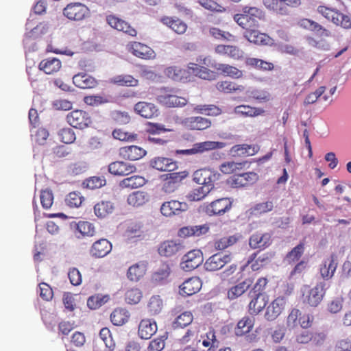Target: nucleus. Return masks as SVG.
Instances as JSON below:
<instances>
[{"instance_id": "60", "label": "nucleus", "mask_w": 351, "mask_h": 351, "mask_svg": "<svg viewBox=\"0 0 351 351\" xmlns=\"http://www.w3.org/2000/svg\"><path fill=\"white\" fill-rule=\"evenodd\" d=\"M53 195L52 191L50 189H47L41 191L40 202L44 208H49L53 204Z\"/></svg>"}, {"instance_id": "6", "label": "nucleus", "mask_w": 351, "mask_h": 351, "mask_svg": "<svg viewBox=\"0 0 351 351\" xmlns=\"http://www.w3.org/2000/svg\"><path fill=\"white\" fill-rule=\"evenodd\" d=\"M184 245L180 240H167L161 243L158 248V254L165 257H172L183 253Z\"/></svg>"}, {"instance_id": "56", "label": "nucleus", "mask_w": 351, "mask_h": 351, "mask_svg": "<svg viewBox=\"0 0 351 351\" xmlns=\"http://www.w3.org/2000/svg\"><path fill=\"white\" fill-rule=\"evenodd\" d=\"M254 325V320L251 317H245L240 320L238 324V331L237 335H243L250 331Z\"/></svg>"}, {"instance_id": "41", "label": "nucleus", "mask_w": 351, "mask_h": 351, "mask_svg": "<svg viewBox=\"0 0 351 351\" xmlns=\"http://www.w3.org/2000/svg\"><path fill=\"white\" fill-rule=\"evenodd\" d=\"M163 24L169 27L177 34H184L187 28L186 25L180 19H173L170 17H165L162 19Z\"/></svg>"}, {"instance_id": "47", "label": "nucleus", "mask_w": 351, "mask_h": 351, "mask_svg": "<svg viewBox=\"0 0 351 351\" xmlns=\"http://www.w3.org/2000/svg\"><path fill=\"white\" fill-rule=\"evenodd\" d=\"M148 311L151 315L160 313L163 308V302L160 295H153L147 304Z\"/></svg>"}, {"instance_id": "16", "label": "nucleus", "mask_w": 351, "mask_h": 351, "mask_svg": "<svg viewBox=\"0 0 351 351\" xmlns=\"http://www.w3.org/2000/svg\"><path fill=\"white\" fill-rule=\"evenodd\" d=\"M202 282L199 278L193 277L186 280L180 286V294L182 296H189L199 291Z\"/></svg>"}, {"instance_id": "11", "label": "nucleus", "mask_w": 351, "mask_h": 351, "mask_svg": "<svg viewBox=\"0 0 351 351\" xmlns=\"http://www.w3.org/2000/svg\"><path fill=\"white\" fill-rule=\"evenodd\" d=\"M232 206L229 198H221L212 202L206 207V213L210 215H222L228 212Z\"/></svg>"}, {"instance_id": "49", "label": "nucleus", "mask_w": 351, "mask_h": 351, "mask_svg": "<svg viewBox=\"0 0 351 351\" xmlns=\"http://www.w3.org/2000/svg\"><path fill=\"white\" fill-rule=\"evenodd\" d=\"M194 110L197 113L210 116H217L221 112V109L215 105H197Z\"/></svg>"}, {"instance_id": "10", "label": "nucleus", "mask_w": 351, "mask_h": 351, "mask_svg": "<svg viewBox=\"0 0 351 351\" xmlns=\"http://www.w3.org/2000/svg\"><path fill=\"white\" fill-rule=\"evenodd\" d=\"M287 303L286 298L278 297L266 308L264 317L267 321L275 320L283 311Z\"/></svg>"}, {"instance_id": "32", "label": "nucleus", "mask_w": 351, "mask_h": 351, "mask_svg": "<svg viewBox=\"0 0 351 351\" xmlns=\"http://www.w3.org/2000/svg\"><path fill=\"white\" fill-rule=\"evenodd\" d=\"M61 68V62L56 58H49L42 60L39 64V69L46 74H52Z\"/></svg>"}, {"instance_id": "25", "label": "nucleus", "mask_w": 351, "mask_h": 351, "mask_svg": "<svg viewBox=\"0 0 351 351\" xmlns=\"http://www.w3.org/2000/svg\"><path fill=\"white\" fill-rule=\"evenodd\" d=\"M134 109L137 114L146 119H151L158 114L156 106L152 103L140 101L135 104Z\"/></svg>"}, {"instance_id": "28", "label": "nucleus", "mask_w": 351, "mask_h": 351, "mask_svg": "<svg viewBox=\"0 0 351 351\" xmlns=\"http://www.w3.org/2000/svg\"><path fill=\"white\" fill-rule=\"evenodd\" d=\"M259 147L257 145L247 144L234 145L230 151L232 156H253L258 152Z\"/></svg>"}, {"instance_id": "14", "label": "nucleus", "mask_w": 351, "mask_h": 351, "mask_svg": "<svg viewBox=\"0 0 351 351\" xmlns=\"http://www.w3.org/2000/svg\"><path fill=\"white\" fill-rule=\"evenodd\" d=\"M258 180V176L250 171L233 176L231 178L230 184L234 188L243 187L255 183Z\"/></svg>"}, {"instance_id": "31", "label": "nucleus", "mask_w": 351, "mask_h": 351, "mask_svg": "<svg viewBox=\"0 0 351 351\" xmlns=\"http://www.w3.org/2000/svg\"><path fill=\"white\" fill-rule=\"evenodd\" d=\"M253 280L251 278L245 279L244 281L231 287L228 291V298L230 300H234L244 293L252 285Z\"/></svg>"}, {"instance_id": "21", "label": "nucleus", "mask_w": 351, "mask_h": 351, "mask_svg": "<svg viewBox=\"0 0 351 351\" xmlns=\"http://www.w3.org/2000/svg\"><path fill=\"white\" fill-rule=\"evenodd\" d=\"M150 165L161 171H172L177 168V164L172 159L164 157L154 158L150 161Z\"/></svg>"}, {"instance_id": "29", "label": "nucleus", "mask_w": 351, "mask_h": 351, "mask_svg": "<svg viewBox=\"0 0 351 351\" xmlns=\"http://www.w3.org/2000/svg\"><path fill=\"white\" fill-rule=\"evenodd\" d=\"M244 36L250 43L261 45H269L271 39L265 34L259 32L258 30L252 28L244 32Z\"/></svg>"}, {"instance_id": "46", "label": "nucleus", "mask_w": 351, "mask_h": 351, "mask_svg": "<svg viewBox=\"0 0 351 351\" xmlns=\"http://www.w3.org/2000/svg\"><path fill=\"white\" fill-rule=\"evenodd\" d=\"M234 112L237 114H241L245 117H256L264 112V110L260 108H252L249 106L241 105L234 108Z\"/></svg>"}, {"instance_id": "58", "label": "nucleus", "mask_w": 351, "mask_h": 351, "mask_svg": "<svg viewBox=\"0 0 351 351\" xmlns=\"http://www.w3.org/2000/svg\"><path fill=\"white\" fill-rule=\"evenodd\" d=\"M245 163L226 162L220 165V171L225 174L232 173L237 169H242Z\"/></svg>"}, {"instance_id": "13", "label": "nucleus", "mask_w": 351, "mask_h": 351, "mask_svg": "<svg viewBox=\"0 0 351 351\" xmlns=\"http://www.w3.org/2000/svg\"><path fill=\"white\" fill-rule=\"evenodd\" d=\"M136 167L130 162L115 161L108 165V171L114 176H125L136 171Z\"/></svg>"}, {"instance_id": "59", "label": "nucleus", "mask_w": 351, "mask_h": 351, "mask_svg": "<svg viewBox=\"0 0 351 351\" xmlns=\"http://www.w3.org/2000/svg\"><path fill=\"white\" fill-rule=\"evenodd\" d=\"M84 198L79 193L71 192L66 197V204L70 207H79Z\"/></svg>"}, {"instance_id": "9", "label": "nucleus", "mask_w": 351, "mask_h": 351, "mask_svg": "<svg viewBox=\"0 0 351 351\" xmlns=\"http://www.w3.org/2000/svg\"><path fill=\"white\" fill-rule=\"evenodd\" d=\"M226 145V144L223 142L204 141L194 144L193 147L191 149L177 150V153L185 155H192L197 153H203L206 151L222 149Z\"/></svg>"}, {"instance_id": "35", "label": "nucleus", "mask_w": 351, "mask_h": 351, "mask_svg": "<svg viewBox=\"0 0 351 351\" xmlns=\"http://www.w3.org/2000/svg\"><path fill=\"white\" fill-rule=\"evenodd\" d=\"M145 264L140 262L129 267L127 276L130 280L136 282L145 274Z\"/></svg>"}, {"instance_id": "3", "label": "nucleus", "mask_w": 351, "mask_h": 351, "mask_svg": "<svg viewBox=\"0 0 351 351\" xmlns=\"http://www.w3.org/2000/svg\"><path fill=\"white\" fill-rule=\"evenodd\" d=\"M232 260L231 253L221 252L210 256L204 263V267L206 271H215L221 269Z\"/></svg>"}, {"instance_id": "54", "label": "nucleus", "mask_w": 351, "mask_h": 351, "mask_svg": "<svg viewBox=\"0 0 351 351\" xmlns=\"http://www.w3.org/2000/svg\"><path fill=\"white\" fill-rule=\"evenodd\" d=\"M99 337L106 347L112 351L114 348L115 343L112 338L110 331L107 328H103L99 332Z\"/></svg>"}, {"instance_id": "50", "label": "nucleus", "mask_w": 351, "mask_h": 351, "mask_svg": "<svg viewBox=\"0 0 351 351\" xmlns=\"http://www.w3.org/2000/svg\"><path fill=\"white\" fill-rule=\"evenodd\" d=\"M49 28V23L47 22H42L38 24L36 27L31 29V30L27 33V36L34 39L45 34Z\"/></svg>"}, {"instance_id": "30", "label": "nucleus", "mask_w": 351, "mask_h": 351, "mask_svg": "<svg viewBox=\"0 0 351 351\" xmlns=\"http://www.w3.org/2000/svg\"><path fill=\"white\" fill-rule=\"evenodd\" d=\"M186 126L191 130H202L210 126L211 122L206 118L202 117H191L185 119L184 121Z\"/></svg>"}, {"instance_id": "40", "label": "nucleus", "mask_w": 351, "mask_h": 351, "mask_svg": "<svg viewBox=\"0 0 351 351\" xmlns=\"http://www.w3.org/2000/svg\"><path fill=\"white\" fill-rule=\"evenodd\" d=\"M211 190L212 186H210L209 185L198 186L197 188L194 189L192 191L188 193L186 197L188 200L191 202L200 201Z\"/></svg>"}, {"instance_id": "27", "label": "nucleus", "mask_w": 351, "mask_h": 351, "mask_svg": "<svg viewBox=\"0 0 351 351\" xmlns=\"http://www.w3.org/2000/svg\"><path fill=\"white\" fill-rule=\"evenodd\" d=\"M157 331L155 322L149 319H143L138 326V335L141 339H148Z\"/></svg>"}, {"instance_id": "26", "label": "nucleus", "mask_w": 351, "mask_h": 351, "mask_svg": "<svg viewBox=\"0 0 351 351\" xmlns=\"http://www.w3.org/2000/svg\"><path fill=\"white\" fill-rule=\"evenodd\" d=\"M131 52L136 57L143 59H151L155 56V53L152 48L138 42L132 45Z\"/></svg>"}, {"instance_id": "55", "label": "nucleus", "mask_w": 351, "mask_h": 351, "mask_svg": "<svg viewBox=\"0 0 351 351\" xmlns=\"http://www.w3.org/2000/svg\"><path fill=\"white\" fill-rule=\"evenodd\" d=\"M142 298V293L138 289H131L125 293V300L127 303L136 304L138 303Z\"/></svg>"}, {"instance_id": "64", "label": "nucleus", "mask_w": 351, "mask_h": 351, "mask_svg": "<svg viewBox=\"0 0 351 351\" xmlns=\"http://www.w3.org/2000/svg\"><path fill=\"white\" fill-rule=\"evenodd\" d=\"M166 337L161 336L159 338L154 339L149 342L148 349L149 351H161L165 347V340Z\"/></svg>"}, {"instance_id": "43", "label": "nucleus", "mask_w": 351, "mask_h": 351, "mask_svg": "<svg viewBox=\"0 0 351 351\" xmlns=\"http://www.w3.org/2000/svg\"><path fill=\"white\" fill-rule=\"evenodd\" d=\"M74 226L76 231L82 237H93L95 233L94 226L88 221H80Z\"/></svg>"}, {"instance_id": "61", "label": "nucleus", "mask_w": 351, "mask_h": 351, "mask_svg": "<svg viewBox=\"0 0 351 351\" xmlns=\"http://www.w3.org/2000/svg\"><path fill=\"white\" fill-rule=\"evenodd\" d=\"M84 101L89 106H98L110 101L109 97L101 95L86 96L84 97Z\"/></svg>"}, {"instance_id": "8", "label": "nucleus", "mask_w": 351, "mask_h": 351, "mask_svg": "<svg viewBox=\"0 0 351 351\" xmlns=\"http://www.w3.org/2000/svg\"><path fill=\"white\" fill-rule=\"evenodd\" d=\"M68 123L76 129L83 130L91 123L88 114L81 110H76L69 112L66 116Z\"/></svg>"}, {"instance_id": "33", "label": "nucleus", "mask_w": 351, "mask_h": 351, "mask_svg": "<svg viewBox=\"0 0 351 351\" xmlns=\"http://www.w3.org/2000/svg\"><path fill=\"white\" fill-rule=\"evenodd\" d=\"M114 209V204L110 201H101L94 206L95 214L99 218H104L112 213Z\"/></svg>"}, {"instance_id": "62", "label": "nucleus", "mask_w": 351, "mask_h": 351, "mask_svg": "<svg viewBox=\"0 0 351 351\" xmlns=\"http://www.w3.org/2000/svg\"><path fill=\"white\" fill-rule=\"evenodd\" d=\"M114 82L121 86H134L138 81L131 75H119L114 77Z\"/></svg>"}, {"instance_id": "19", "label": "nucleus", "mask_w": 351, "mask_h": 351, "mask_svg": "<svg viewBox=\"0 0 351 351\" xmlns=\"http://www.w3.org/2000/svg\"><path fill=\"white\" fill-rule=\"evenodd\" d=\"M250 296L252 300L249 304V312L251 315H257L265 307L268 295L266 293H256Z\"/></svg>"}, {"instance_id": "5", "label": "nucleus", "mask_w": 351, "mask_h": 351, "mask_svg": "<svg viewBox=\"0 0 351 351\" xmlns=\"http://www.w3.org/2000/svg\"><path fill=\"white\" fill-rule=\"evenodd\" d=\"M63 14L70 20L82 21L90 16V10L81 3H70L64 8Z\"/></svg>"}, {"instance_id": "44", "label": "nucleus", "mask_w": 351, "mask_h": 351, "mask_svg": "<svg viewBox=\"0 0 351 351\" xmlns=\"http://www.w3.org/2000/svg\"><path fill=\"white\" fill-rule=\"evenodd\" d=\"M165 73L174 81H182L184 79H186V74L189 73L185 69L174 66L167 68Z\"/></svg>"}, {"instance_id": "23", "label": "nucleus", "mask_w": 351, "mask_h": 351, "mask_svg": "<svg viewBox=\"0 0 351 351\" xmlns=\"http://www.w3.org/2000/svg\"><path fill=\"white\" fill-rule=\"evenodd\" d=\"M188 73L199 77L203 80H213L216 78V73L208 69L190 63L188 66Z\"/></svg>"}, {"instance_id": "37", "label": "nucleus", "mask_w": 351, "mask_h": 351, "mask_svg": "<svg viewBox=\"0 0 351 351\" xmlns=\"http://www.w3.org/2000/svg\"><path fill=\"white\" fill-rule=\"evenodd\" d=\"M213 66L227 76L238 79L243 75L241 71L229 64L215 63Z\"/></svg>"}, {"instance_id": "51", "label": "nucleus", "mask_w": 351, "mask_h": 351, "mask_svg": "<svg viewBox=\"0 0 351 351\" xmlns=\"http://www.w3.org/2000/svg\"><path fill=\"white\" fill-rule=\"evenodd\" d=\"M106 184V180L104 176H93L86 179L84 182L86 188L92 190L101 188Z\"/></svg>"}, {"instance_id": "52", "label": "nucleus", "mask_w": 351, "mask_h": 351, "mask_svg": "<svg viewBox=\"0 0 351 351\" xmlns=\"http://www.w3.org/2000/svg\"><path fill=\"white\" fill-rule=\"evenodd\" d=\"M273 208L272 201L258 203L252 208V213L254 215H260L272 210Z\"/></svg>"}, {"instance_id": "15", "label": "nucleus", "mask_w": 351, "mask_h": 351, "mask_svg": "<svg viewBox=\"0 0 351 351\" xmlns=\"http://www.w3.org/2000/svg\"><path fill=\"white\" fill-rule=\"evenodd\" d=\"M106 21L109 25L118 31L123 32L124 33L135 36L136 31L134 28L130 26L126 21L117 17L114 15H108L106 16Z\"/></svg>"}, {"instance_id": "17", "label": "nucleus", "mask_w": 351, "mask_h": 351, "mask_svg": "<svg viewBox=\"0 0 351 351\" xmlns=\"http://www.w3.org/2000/svg\"><path fill=\"white\" fill-rule=\"evenodd\" d=\"M337 267L336 256L335 254H331L329 258L324 260L320 267L322 280L330 281L329 280L334 276Z\"/></svg>"}, {"instance_id": "4", "label": "nucleus", "mask_w": 351, "mask_h": 351, "mask_svg": "<svg viewBox=\"0 0 351 351\" xmlns=\"http://www.w3.org/2000/svg\"><path fill=\"white\" fill-rule=\"evenodd\" d=\"M171 90L163 88L156 96L157 101L162 105L169 108L182 107L187 104V100L171 93Z\"/></svg>"}, {"instance_id": "34", "label": "nucleus", "mask_w": 351, "mask_h": 351, "mask_svg": "<svg viewBox=\"0 0 351 351\" xmlns=\"http://www.w3.org/2000/svg\"><path fill=\"white\" fill-rule=\"evenodd\" d=\"M149 199V195L147 192L137 191L132 193L128 197V203L133 206H140L145 204Z\"/></svg>"}, {"instance_id": "48", "label": "nucleus", "mask_w": 351, "mask_h": 351, "mask_svg": "<svg viewBox=\"0 0 351 351\" xmlns=\"http://www.w3.org/2000/svg\"><path fill=\"white\" fill-rule=\"evenodd\" d=\"M245 63L248 66H251L263 71H271L274 68L272 63L255 58H247Z\"/></svg>"}, {"instance_id": "45", "label": "nucleus", "mask_w": 351, "mask_h": 351, "mask_svg": "<svg viewBox=\"0 0 351 351\" xmlns=\"http://www.w3.org/2000/svg\"><path fill=\"white\" fill-rule=\"evenodd\" d=\"M193 319L192 313L189 311H185L176 317L172 323V328L177 329L186 327L193 322Z\"/></svg>"}, {"instance_id": "38", "label": "nucleus", "mask_w": 351, "mask_h": 351, "mask_svg": "<svg viewBox=\"0 0 351 351\" xmlns=\"http://www.w3.org/2000/svg\"><path fill=\"white\" fill-rule=\"evenodd\" d=\"M130 317L129 312L125 308H116L110 315V320L115 326H122Z\"/></svg>"}, {"instance_id": "53", "label": "nucleus", "mask_w": 351, "mask_h": 351, "mask_svg": "<svg viewBox=\"0 0 351 351\" xmlns=\"http://www.w3.org/2000/svg\"><path fill=\"white\" fill-rule=\"evenodd\" d=\"M209 175H210V170L203 169H199L193 173V180L202 186L208 184L207 181L208 180Z\"/></svg>"}, {"instance_id": "36", "label": "nucleus", "mask_w": 351, "mask_h": 351, "mask_svg": "<svg viewBox=\"0 0 351 351\" xmlns=\"http://www.w3.org/2000/svg\"><path fill=\"white\" fill-rule=\"evenodd\" d=\"M301 25L306 29L315 32L320 36L328 37L330 36V32L328 29H325L319 23L310 19H305L302 20Z\"/></svg>"}, {"instance_id": "1", "label": "nucleus", "mask_w": 351, "mask_h": 351, "mask_svg": "<svg viewBox=\"0 0 351 351\" xmlns=\"http://www.w3.org/2000/svg\"><path fill=\"white\" fill-rule=\"evenodd\" d=\"M317 12L337 25H340L345 29L351 27L350 18L335 9L319 5L317 8Z\"/></svg>"}, {"instance_id": "24", "label": "nucleus", "mask_w": 351, "mask_h": 351, "mask_svg": "<svg viewBox=\"0 0 351 351\" xmlns=\"http://www.w3.org/2000/svg\"><path fill=\"white\" fill-rule=\"evenodd\" d=\"M146 154V151L143 148L136 146H126L120 149V155L130 160H136Z\"/></svg>"}, {"instance_id": "22", "label": "nucleus", "mask_w": 351, "mask_h": 351, "mask_svg": "<svg viewBox=\"0 0 351 351\" xmlns=\"http://www.w3.org/2000/svg\"><path fill=\"white\" fill-rule=\"evenodd\" d=\"M271 234L257 232L250 237L249 244L252 248H265L270 245Z\"/></svg>"}, {"instance_id": "57", "label": "nucleus", "mask_w": 351, "mask_h": 351, "mask_svg": "<svg viewBox=\"0 0 351 351\" xmlns=\"http://www.w3.org/2000/svg\"><path fill=\"white\" fill-rule=\"evenodd\" d=\"M58 136L60 140L66 144L71 143L75 140V134L73 130L69 128L60 130Z\"/></svg>"}, {"instance_id": "18", "label": "nucleus", "mask_w": 351, "mask_h": 351, "mask_svg": "<svg viewBox=\"0 0 351 351\" xmlns=\"http://www.w3.org/2000/svg\"><path fill=\"white\" fill-rule=\"evenodd\" d=\"M112 250V244L105 239L95 241L90 250V254L95 258H102L108 254Z\"/></svg>"}, {"instance_id": "20", "label": "nucleus", "mask_w": 351, "mask_h": 351, "mask_svg": "<svg viewBox=\"0 0 351 351\" xmlns=\"http://www.w3.org/2000/svg\"><path fill=\"white\" fill-rule=\"evenodd\" d=\"M208 230L209 226L207 224L186 226L179 230L178 236L184 238L189 237H200L206 234Z\"/></svg>"}, {"instance_id": "39", "label": "nucleus", "mask_w": 351, "mask_h": 351, "mask_svg": "<svg viewBox=\"0 0 351 351\" xmlns=\"http://www.w3.org/2000/svg\"><path fill=\"white\" fill-rule=\"evenodd\" d=\"M215 51L217 53L225 54L234 59H239L243 56V51L236 46L219 45Z\"/></svg>"}, {"instance_id": "12", "label": "nucleus", "mask_w": 351, "mask_h": 351, "mask_svg": "<svg viewBox=\"0 0 351 351\" xmlns=\"http://www.w3.org/2000/svg\"><path fill=\"white\" fill-rule=\"evenodd\" d=\"M189 206L186 202L171 200L164 202L160 206L162 215L166 217L178 215L182 212L187 210Z\"/></svg>"}, {"instance_id": "42", "label": "nucleus", "mask_w": 351, "mask_h": 351, "mask_svg": "<svg viewBox=\"0 0 351 351\" xmlns=\"http://www.w3.org/2000/svg\"><path fill=\"white\" fill-rule=\"evenodd\" d=\"M145 184L144 178L139 176H132L131 177L123 179L120 182V186L122 188H138Z\"/></svg>"}, {"instance_id": "63", "label": "nucleus", "mask_w": 351, "mask_h": 351, "mask_svg": "<svg viewBox=\"0 0 351 351\" xmlns=\"http://www.w3.org/2000/svg\"><path fill=\"white\" fill-rule=\"evenodd\" d=\"M170 274V268L168 265L164 264L156 271L153 278L156 282H162L167 279Z\"/></svg>"}, {"instance_id": "2", "label": "nucleus", "mask_w": 351, "mask_h": 351, "mask_svg": "<svg viewBox=\"0 0 351 351\" xmlns=\"http://www.w3.org/2000/svg\"><path fill=\"white\" fill-rule=\"evenodd\" d=\"M330 287V281H319L315 287L309 290L308 295L304 299V302L313 307L317 306L323 300L326 291Z\"/></svg>"}, {"instance_id": "7", "label": "nucleus", "mask_w": 351, "mask_h": 351, "mask_svg": "<svg viewBox=\"0 0 351 351\" xmlns=\"http://www.w3.org/2000/svg\"><path fill=\"white\" fill-rule=\"evenodd\" d=\"M204 261L203 254L200 250H193L182 258L180 267L186 271H191L199 266Z\"/></svg>"}]
</instances>
